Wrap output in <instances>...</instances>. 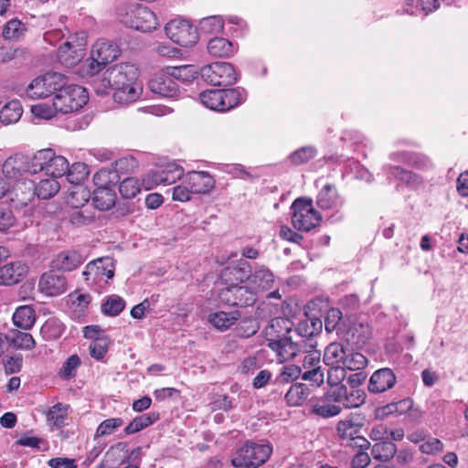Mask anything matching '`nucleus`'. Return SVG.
Returning a JSON list of instances; mask_svg holds the SVG:
<instances>
[{
  "mask_svg": "<svg viewBox=\"0 0 468 468\" xmlns=\"http://www.w3.org/2000/svg\"><path fill=\"white\" fill-rule=\"evenodd\" d=\"M24 31L22 23L17 19H11L3 29V37L7 40L18 39Z\"/></svg>",
  "mask_w": 468,
  "mask_h": 468,
  "instance_id": "0e129e2a",
  "label": "nucleus"
},
{
  "mask_svg": "<svg viewBox=\"0 0 468 468\" xmlns=\"http://www.w3.org/2000/svg\"><path fill=\"white\" fill-rule=\"evenodd\" d=\"M364 424L353 416L339 420L335 431L341 444L353 450H367L370 442L360 432Z\"/></svg>",
  "mask_w": 468,
  "mask_h": 468,
  "instance_id": "39448f33",
  "label": "nucleus"
},
{
  "mask_svg": "<svg viewBox=\"0 0 468 468\" xmlns=\"http://www.w3.org/2000/svg\"><path fill=\"white\" fill-rule=\"evenodd\" d=\"M260 329L258 321L249 317L241 320L235 328V333L239 337L249 338L254 335Z\"/></svg>",
  "mask_w": 468,
  "mask_h": 468,
  "instance_id": "5fc2aeb1",
  "label": "nucleus"
},
{
  "mask_svg": "<svg viewBox=\"0 0 468 468\" xmlns=\"http://www.w3.org/2000/svg\"><path fill=\"white\" fill-rule=\"evenodd\" d=\"M117 16L123 26L142 32H149L158 26L154 13L138 4L120 5L117 9Z\"/></svg>",
  "mask_w": 468,
  "mask_h": 468,
  "instance_id": "f03ea898",
  "label": "nucleus"
},
{
  "mask_svg": "<svg viewBox=\"0 0 468 468\" xmlns=\"http://www.w3.org/2000/svg\"><path fill=\"white\" fill-rule=\"evenodd\" d=\"M387 169L391 176L408 186L417 187L423 184V180L420 176L399 166L388 165Z\"/></svg>",
  "mask_w": 468,
  "mask_h": 468,
  "instance_id": "a19ab883",
  "label": "nucleus"
},
{
  "mask_svg": "<svg viewBox=\"0 0 468 468\" xmlns=\"http://www.w3.org/2000/svg\"><path fill=\"white\" fill-rule=\"evenodd\" d=\"M200 74L206 82L214 86H229L237 80L235 69L227 62L206 65L201 69Z\"/></svg>",
  "mask_w": 468,
  "mask_h": 468,
  "instance_id": "9d476101",
  "label": "nucleus"
},
{
  "mask_svg": "<svg viewBox=\"0 0 468 468\" xmlns=\"http://www.w3.org/2000/svg\"><path fill=\"white\" fill-rule=\"evenodd\" d=\"M316 154V150L312 146L302 147L290 155V159L294 165H302L313 159Z\"/></svg>",
  "mask_w": 468,
  "mask_h": 468,
  "instance_id": "774afa93",
  "label": "nucleus"
},
{
  "mask_svg": "<svg viewBox=\"0 0 468 468\" xmlns=\"http://www.w3.org/2000/svg\"><path fill=\"white\" fill-rule=\"evenodd\" d=\"M59 188V183L54 178L42 179L37 186H34L36 196L42 199L51 198L58 192Z\"/></svg>",
  "mask_w": 468,
  "mask_h": 468,
  "instance_id": "a18cd8bd",
  "label": "nucleus"
},
{
  "mask_svg": "<svg viewBox=\"0 0 468 468\" xmlns=\"http://www.w3.org/2000/svg\"><path fill=\"white\" fill-rule=\"evenodd\" d=\"M207 51L213 57H229L232 54V44L223 37L212 38L207 44Z\"/></svg>",
  "mask_w": 468,
  "mask_h": 468,
  "instance_id": "c03bdc74",
  "label": "nucleus"
},
{
  "mask_svg": "<svg viewBox=\"0 0 468 468\" xmlns=\"http://www.w3.org/2000/svg\"><path fill=\"white\" fill-rule=\"evenodd\" d=\"M338 195L336 188L332 184L325 185L318 194L317 205L323 209H330L336 206Z\"/></svg>",
  "mask_w": 468,
  "mask_h": 468,
  "instance_id": "37998d69",
  "label": "nucleus"
},
{
  "mask_svg": "<svg viewBox=\"0 0 468 468\" xmlns=\"http://www.w3.org/2000/svg\"><path fill=\"white\" fill-rule=\"evenodd\" d=\"M82 274L89 280L90 276L100 279L106 276L112 279L114 276V263L113 260L110 257L99 258L89 262Z\"/></svg>",
  "mask_w": 468,
  "mask_h": 468,
  "instance_id": "412c9836",
  "label": "nucleus"
},
{
  "mask_svg": "<svg viewBox=\"0 0 468 468\" xmlns=\"http://www.w3.org/2000/svg\"><path fill=\"white\" fill-rule=\"evenodd\" d=\"M165 29L167 37L179 46L191 47L197 42V31L187 20L173 19L166 24Z\"/></svg>",
  "mask_w": 468,
  "mask_h": 468,
  "instance_id": "9b49d317",
  "label": "nucleus"
},
{
  "mask_svg": "<svg viewBox=\"0 0 468 468\" xmlns=\"http://www.w3.org/2000/svg\"><path fill=\"white\" fill-rule=\"evenodd\" d=\"M250 266L245 260H239L237 262H231L225 267L220 274V278L226 286L241 284L249 282Z\"/></svg>",
  "mask_w": 468,
  "mask_h": 468,
  "instance_id": "dca6fc26",
  "label": "nucleus"
},
{
  "mask_svg": "<svg viewBox=\"0 0 468 468\" xmlns=\"http://www.w3.org/2000/svg\"><path fill=\"white\" fill-rule=\"evenodd\" d=\"M268 346L276 353L279 362L293 359L298 355V347L292 336L268 343Z\"/></svg>",
  "mask_w": 468,
  "mask_h": 468,
  "instance_id": "bb28decb",
  "label": "nucleus"
},
{
  "mask_svg": "<svg viewBox=\"0 0 468 468\" xmlns=\"http://www.w3.org/2000/svg\"><path fill=\"white\" fill-rule=\"evenodd\" d=\"M9 342L16 348L30 350L35 347L36 341L33 336L27 332H13L8 336Z\"/></svg>",
  "mask_w": 468,
  "mask_h": 468,
  "instance_id": "8fccbe9b",
  "label": "nucleus"
},
{
  "mask_svg": "<svg viewBox=\"0 0 468 468\" xmlns=\"http://www.w3.org/2000/svg\"><path fill=\"white\" fill-rule=\"evenodd\" d=\"M309 395L308 388L302 383L292 385L285 394V400L291 407L301 406L307 399Z\"/></svg>",
  "mask_w": 468,
  "mask_h": 468,
  "instance_id": "58836bf2",
  "label": "nucleus"
},
{
  "mask_svg": "<svg viewBox=\"0 0 468 468\" xmlns=\"http://www.w3.org/2000/svg\"><path fill=\"white\" fill-rule=\"evenodd\" d=\"M80 365V359L77 355L70 356L59 370L60 378L64 379L72 378L76 375V369Z\"/></svg>",
  "mask_w": 468,
  "mask_h": 468,
  "instance_id": "338daca9",
  "label": "nucleus"
},
{
  "mask_svg": "<svg viewBox=\"0 0 468 468\" xmlns=\"http://www.w3.org/2000/svg\"><path fill=\"white\" fill-rule=\"evenodd\" d=\"M396 384V376L388 367L375 371L368 382V391L374 394L382 393L392 388Z\"/></svg>",
  "mask_w": 468,
  "mask_h": 468,
  "instance_id": "6ab92c4d",
  "label": "nucleus"
},
{
  "mask_svg": "<svg viewBox=\"0 0 468 468\" xmlns=\"http://www.w3.org/2000/svg\"><path fill=\"white\" fill-rule=\"evenodd\" d=\"M90 53L92 59L106 66L118 58L120 49L111 40L99 39L92 46Z\"/></svg>",
  "mask_w": 468,
  "mask_h": 468,
  "instance_id": "f3484780",
  "label": "nucleus"
},
{
  "mask_svg": "<svg viewBox=\"0 0 468 468\" xmlns=\"http://www.w3.org/2000/svg\"><path fill=\"white\" fill-rule=\"evenodd\" d=\"M51 149L37 151L32 157L26 156L27 173L37 174L46 170L47 161L50 160Z\"/></svg>",
  "mask_w": 468,
  "mask_h": 468,
  "instance_id": "c9c22d12",
  "label": "nucleus"
},
{
  "mask_svg": "<svg viewBox=\"0 0 468 468\" xmlns=\"http://www.w3.org/2000/svg\"><path fill=\"white\" fill-rule=\"evenodd\" d=\"M13 321L17 327L24 330L31 328L36 322L33 308L27 305L18 307L13 314Z\"/></svg>",
  "mask_w": 468,
  "mask_h": 468,
  "instance_id": "4c0bfd02",
  "label": "nucleus"
},
{
  "mask_svg": "<svg viewBox=\"0 0 468 468\" xmlns=\"http://www.w3.org/2000/svg\"><path fill=\"white\" fill-rule=\"evenodd\" d=\"M67 180L71 185L81 184L89 176L88 166L84 163H74L66 172Z\"/></svg>",
  "mask_w": 468,
  "mask_h": 468,
  "instance_id": "3c124183",
  "label": "nucleus"
},
{
  "mask_svg": "<svg viewBox=\"0 0 468 468\" xmlns=\"http://www.w3.org/2000/svg\"><path fill=\"white\" fill-rule=\"evenodd\" d=\"M159 419L156 412H148L135 417L124 429L126 434H133L150 426Z\"/></svg>",
  "mask_w": 468,
  "mask_h": 468,
  "instance_id": "ea45409f",
  "label": "nucleus"
},
{
  "mask_svg": "<svg viewBox=\"0 0 468 468\" xmlns=\"http://www.w3.org/2000/svg\"><path fill=\"white\" fill-rule=\"evenodd\" d=\"M38 290L47 296L59 295L67 290L66 278L53 272H45L38 281Z\"/></svg>",
  "mask_w": 468,
  "mask_h": 468,
  "instance_id": "a211bd4d",
  "label": "nucleus"
},
{
  "mask_svg": "<svg viewBox=\"0 0 468 468\" xmlns=\"http://www.w3.org/2000/svg\"><path fill=\"white\" fill-rule=\"evenodd\" d=\"M292 327V323L291 320L283 317H276L269 322L263 332L266 340L268 343H271L281 340L283 337H287Z\"/></svg>",
  "mask_w": 468,
  "mask_h": 468,
  "instance_id": "5701e85b",
  "label": "nucleus"
},
{
  "mask_svg": "<svg viewBox=\"0 0 468 468\" xmlns=\"http://www.w3.org/2000/svg\"><path fill=\"white\" fill-rule=\"evenodd\" d=\"M67 414L68 406L61 403H58L49 409L47 414V418L51 425L59 428L64 424V420L67 417Z\"/></svg>",
  "mask_w": 468,
  "mask_h": 468,
  "instance_id": "4d7b16f0",
  "label": "nucleus"
},
{
  "mask_svg": "<svg viewBox=\"0 0 468 468\" xmlns=\"http://www.w3.org/2000/svg\"><path fill=\"white\" fill-rule=\"evenodd\" d=\"M312 411L323 418H332L340 414L342 408L335 404L327 403L324 399H319L312 406Z\"/></svg>",
  "mask_w": 468,
  "mask_h": 468,
  "instance_id": "09e8293b",
  "label": "nucleus"
},
{
  "mask_svg": "<svg viewBox=\"0 0 468 468\" xmlns=\"http://www.w3.org/2000/svg\"><path fill=\"white\" fill-rule=\"evenodd\" d=\"M413 403L411 399H405L399 402L389 403L386 406L378 408L375 410V418L378 420H384L389 415H401L407 412Z\"/></svg>",
  "mask_w": 468,
  "mask_h": 468,
  "instance_id": "7c9ffc66",
  "label": "nucleus"
},
{
  "mask_svg": "<svg viewBox=\"0 0 468 468\" xmlns=\"http://www.w3.org/2000/svg\"><path fill=\"white\" fill-rule=\"evenodd\" d=\"M218 298L229 305L249 306L255 303L256 292L248 285H230L220 290Z\"/></svg>",
  "mask_w": 468,
  "mask_h": 468,
  "instance_id": "f8f14e48",
  "label": "nucleus"
},
{
  "mask_svg": "<svg viewBox=\"0 0 468 468\" xmlns=\"http://www.w3.org/2000/svg\"><path fill=\"white\" fill-rule=\"evenodd\" d=\"M397 452V446L389 441L377 442L371 449V455L375 460L387 462Z\"/></svg>",
  "mask_w": 468,
  "mask_h": 468,
  "instance_id": "79ce46f5",
  "label": "nucleus"
},
{
  "mask_svg": "<svg viewBox=\"0 0 468 468\" xmlns=\"http://www.w3.org/2000/svg\"><path fill=\"white\" fill-rule=\"evenodd\" d=\"M183 176V169L176 164H168L163 168L151 171L143 178V186L150 190L158 185H171Z\"/></svg>",
  "mask_w": 468,
  "mask_h": 468,
  "instance_id": "ddd939ff",
  "label": "nucleus"
},
{
  "mask_svg": "<svg viewBox=\"0 0 468 468\" xmlns=\"http://www.w3.org/2000/svg\"><path fill=\"white\" fill-rule=\"evenodd\" d=\"M199 97L207 108L227 112L241 104L246 100V93L238 89L208 90L201 92Z\"/></svg>",
  "mask_w": 468,
  "mask_h": 468,
  "instance_id": "20e7f679",
  "label": "nucleus"
},
{
  "mask_svg": "<svg viewBox=\"0 0 468 468\" xmlns=\"http://www.w3.org/2000/svg\"><path fill=\"white\" fill-rule=\"evenodd\" d=\"M22 112L21 103L17 100L10 101L0 110V122L5 125L16 123L21 118Z\"/></svg>",
  "mask_w": 468,
  "mask_h": 468,
  "instance_id": "72a5a7b5",
  "label": "nucleus"
},
{
  "mask_svg": "<svg viewBox=\"0 0 468 468\" xmlns=\"http://www.w3.org/2000/svg\"><path fill=\"white\" fill-rule=\"evenodd\" d=\"M15 192L16 202L21 206H27L36 196L34 183L32 181H28L27 184L25 182L18 183L15 188Z\"/></svg>",
  "mask_w": 468,
  "mask_h": 468,
  "instance_id": "de8ad7c7",
  "label": "nucleus"
},
{
  "mask_svg": "<svg viewBox=\"0 0 468 468\" xmlns=\"http://www.w3.org/2000/svg\"><path fill=\"white\" fill-rule=\"evenodd\" d=\"M141 449L136 448L128 454L127 445L118 442L112 446L105 454L103 462L97 468H115L119 464L128 463L131 459L140 454Z\"/></svg>",
  "mask_w": 468,
  "mask_h": 468,
  "instance_id": "2eb2a0df",
  "label": "nucleus"
},
{
  "mask_svg": "<svg viewBox=\"0 0 468 468\" xmlns=\"http://www.w3.org/2000/svg\"><path fill=\"white\" fill-rule=\"evenodd\" d=\"M28 267L20 261L6 263L0 267V284L18 283L27 273Z\"/></svg>",
  "mask_w": 468,
  "mask_h": 468,
  "instance_id": "aec40b11",
  "label": "nucleus"
},
{
  "mask_svg": "<svg viewBox=\"0 0 468 468\" xmlns=\"http://www.w3.org/2000/svg\"><path fill=\"white\" fill-rule=\"evenodd\" d=\"M248 282L255 292L257 290H269L274 283V275L269 269L261 266L250 274Z\"/></svg>",
  "mask_w": 468,
  "mask_h": 468,
  "instance_id": "c85d7f7f",
  "label": "nucleus"
},
{
  "mask_svg": "<svg viewBox=\"0 0 468 468\" xmlns=\"http://www.w3.org/2000/svg\"><path fill=\"white\" fill-rule=\"evenodd\" d=\"M346 335L341 339L356 346L365 345L371 336V331L367 321L356 314L349 315V322L346 326Z\"/></svg>",
  "mask_w": 468,
  "mask_h": 468,
  "instance_id": "4468645a",
  "label": "nucleus"
},
{
  "mask_svg": "<svg viewBox=\"0 0 468 468\" xmlns=\"http://www.w3.org/2000/svg\"><path fill=\"white\" fill-rule=\"evenodd\" d=\"M137 69L128 63L117 64L106 70L101 80L103 88H112L115 91L113 99L119 103H129L136 101L143 88L136 81Z\"/></svg>",
  "mask_w": 468,
  "mask_h": 468,
  "instance_id": "f257e3e1",
  "label": "nucleus"
},
{
  "mask_svg": "<svg viewBox=\"0 0 468 468\" xmlns=\"http://www.w3.org/2000/svg\"><path fill=\"white\" fill-rule=\"evenodd\" d=\"M292 211V223L301 231H309L321 221V216L314 208L312 200L296 199L291 206Z\"/></svg>",
  "mask_w": 468,
  "mask_h": 468,
  "instance_id": "1a4fd4ad",
  "label": "nucleus"
},
{
  "mask_svg": "<svg viewBox=\"0 0 468 468\" xmlns=\"http://www.w3.org/2000/svg\"><path fill=\"white\" fill-rule=\"evenodd\" d=\"M110 340L108 337H97L89 346L90 356L96 360L101 359L107 352Z\"/></svg>",
  "mask_w": 468,
  "mask_h": 468,
  "instance_id": "e2e57ef3",
  "label": "nucleus"
},
{
  "mask_svg": "<svg viewBox=\"0 0 468 468\" xmlns=\"http://www.w3.org/2000/svg\"><path fill=\"white\" fill-rule=\"evenodd\" d=\"M271 453L267 443L247 442L238 449L231 460L235 467L257 468L264 463Z\"/></svg>",
  "mask_w": 468,
  "mask_h": 468,
  "instance_id": "423d86ee",
  "label": "nucleus"
},
{
  "mask_svg": "<svg viewBox=\"0 0 468 468\" xmlns=\"http://www.w3.org/2000/svg\"><path fill=\"white\" fill-rule=\"evenodd\" d=\"M367 364V358L361 353L352 352L346 355L343 366L352 371H359Z\"/></svg>",
  "mask_w": 468,
  "mask_h": 468,
  "instance_id": "bf43d9fd",
  "label": "nucleus"
},
{
  "mask_svg": "<svg viewBox=\"0 0 468 468\" xmlns=\"http://www.w3.org/2000/svg\"><path fill=\"white\" fill-rule=\"evenodd\" d=\"M53 100L55 108L66 114L82 108L88 101V93L81 86L65 84L58 90Z\"/></svg>",
  "mask_w": 468,
  "mask_h": 468,
  "instance_id": "0eeeda50",
  "label": "nucleus"
},
{
  "mask_svg": "<svg viewBox=\"0 0 468 468\" xmlns=\"http://www.w3.org/2000/svg\"><path fill=\"white\" fill-rule=\"evenodd\" d=\"M90 197V190L82 184L71 185L68 189L67 203L74 208H79L83 207Z\"/></svg>",
  "mask_w": 468,
  "mask_h": 468,
  "instance_id": "2f4dec72",
  "label": "nucleus"
},
{
  "mask_svg": "<svg viewBox=\"0 0 468 468\" xmlns=\"http://www.w3.org/2000/svg\"><path fill=\"white\" fill-rule=\"evenodd\" d=\"M68 170V160L61 155H56L51 149L50 160L47 161L46 165V174L51 176V178L56 179L57 177L63 176Z\"/></svg>",
  "mask_w": 468,
  "mask_h": 468,
  "instance_id": "f704fd0d",
  "label": "nucleus"
},
{
  "mask_svg": "<svg viewBox=\"0 0 468 468\" xmlns=\"http://www.w3.org/2000/svg\"><path fill=\"white\" fill-rule=\"evenodd\" d=\"M122 425V420L120 418L107 419L98 426L95 432V437H104L110 435Z\"/></svg>",
  "mask_w": 468,
  "mask_h": 468,
  "instance_id": "69168bd1",
  "label": "nucleus"
},
{
  "mask_svg": "<svg viewBox=\"0 0 468 468\" xmlns=\"http://www.w3.org/2000/svg\"><path fill=\"white\" fill-rule=\"evenodd\" d=\"M142 186L143 182L140 183L134 177H127L120 183L119 191L124 198L131 199L140 193Z\"/></svg>",
  "mask_w": 468,
  "mask_h": 468,
  "instance_id": "864d4df0",
  "label": "nucleus"
},
{
  "mask_svg": "<svg viewBox=\"0 0 468 468\" xmlns=\"http://www.w3.org/2000/svg\"><path fill=\"white\" fill-rule=\"evenodd\" d=\"M119 176L110 169H101L93 176V182L97 187H110L118 182Z\"/></svg>",
  "mask_w": 468,
  "mask_h": 468,
  "instance_id": "13d9d810",
  "label": "nucleus"
},
{
  "mask_svg": "<svg viewBox=\"0 0 468 468\" xmlns=\"http://www.w3.org/2000/svg\"><path fill=\"white\" fill-rule=\"evenodd\" d=\"M185 180L186 181L192 193L207 194L215 186V181L207 172L191 171L187 173Z\"/></svg>",
  "mask_w": 468,
  "mask_h": 468,
  "instance_id": "4be33fe9",
  "label": "nucleus"
},
{
  "mask_svg": "<svg viewBox=\"0 0 468 468\" xmlns=\"http://www.w3.org/2000/svg\"><path fill=\"white\" fill-rule=\"evenodd\" d=\"M240 318V313L237 310L232 312H216L208 316L209 323L220 331H225L233 325Z\"/></svg>",
  "mask_w": 468,
  "mask_h": 468,
  "instance_id": "c756f323",
  "label": "nucleus"
},
{
  "mask_svg": "<svg viewBox=\"0 0 468 468\" xmlns=\"http://www.w3.org/2000/svg\"><path fill=\"white\" fill-rule=\"evenodd\" d=\"M223 19L218 16L204 17L199 21V30L205 34H217L223 29Z\"/></svg>",
  "mask_w": 468,
  "mask_h": 468,
  "instance_id": "6e6d98bb",
  "label": "nucleus"
},
{
  "mask_svg": "<svg viewBox=\"0 0 468 468\" xmlns=\"http://www.w3.org/2000/svg\"><path fill=\"white\" fill-rule=\"evenodd\" d=\"M191 66L167 68L165 70L155 73L148 82L150 90L162 97H175L178 92V87L174 79L186 80Z\"/></svg>",
  "mask_w": 468,
  "mask_h": 468,
  "instance_id": "7ed1b4c3",
  "label": "nucleus"
},
{
  "mask_svg": "<svg viewBox=\"0 0 468 468\" xmlns=\"http://www.w3.org/2000/svg\"><path fill=\"white\" fill-rule=\"evenodd\" d=\"M346 352L342 344L333 342L329 344L324 352V362L327 366H336L343 364Z\"/></svg>",
  "mask_w": 468,
  "mask_h": 468,
  "instance_id": "e433bc0d",
  "label": "nucleus"
},
{
  "mask_svg": "<svg viewBox=\"0 0 468 468\" xmlns=\"http://www.w3.org/2000/svg\"><path fill=\"white\" fill-rule=\"evenodd\" d=\"M84 57L82 45L73 46L70 42L63 43L58 50V58L61 64L70 68L77 65Z\"/></svg>",
  "mask_w": 468,
  "mask_h": 468,
  "instance_id": "a878e982",
  "label": "nucleus"
},
{
  "mask_svg": "<svg viewBox=\"0 0 468 468\" xmlns=\"http://www.w3.org/2000/svg\"><path fill=\"white\" fill-rule=\"evenodd\" d=\"M26 156L22 154H15L5 159L2 165V172L5 177L18 178L27 173Z\"/></svg>",
  "mask_w": 468,
  "mask_h": 468,
  "instance_id": "cd10ccee",
  "label": "nucleus"
},
{
  "mask_svg": "<svg viewBox=\"0 0 468 468\" xmlns=\"http://www.w3.org/2000/svg\"><path fill=\"white\" fill-rule=\"evenodd\" d=\"M66 84L64 75L58 72H48L35 78L26 89V95L32 100L44 99Z\"/></svg>",
  "mask_w": 468,
  "mask_h": 468,
  "instance_id": "6e6552de",
  "label": "nucleus"
},
{
  "mask_svg": "<svg viewBox=\"0 0 468 468\" xmlns=\"http://www.w3.org/2000/svg\"><path fill=\"white\" fill-rule=\"evenodd\" d=\"M138 167V162L133 156H126L116 160L113 164V171L119 174L133 173Z\"/></svg>",
  "mask_w": 468,
  "mask_h": 468,
  "instance_id": "052dcab7",
  "label": "nucleus"
},
{
  "mask_svg": "<svg viewBox=\"0 0 468 468\" xmlns=\"http://www.w3.org/2000/svg\"><path fill=\"white\" fill-rule=\"evenodd\" d=\"M84 259L76 250H66L58 253L50 262L51 268L62 271L77 269Z\"/></svg>",
  "mask_w": 468,
  "mask_h": 468,
  "instance_id": "b1692460",
  "label": "nucleus"
},
{
  "mask_svg": "<svg viewBox=\"0 0 468 468\" xmlns=\"http://www.w3.org/2000/svg\"><path fill=\"white\" fill-rule=\"evenodd\" d=\"M349 322V315L344 317L342 312L337 308H331L324 318V328L327 333L335 332L341 338L346 335V326Z\"/></svg>",
  "mask_w": 468,
  "mask_h": 468,
  "instance_id": "393cba45",
  "label": "nucleus"
},
{
  "mask_svg": "<svg viewBox=\"0 0 468 468\" xmlns=\"http://www.w3.org/2000/svg\"><path fill=\"white\" fill-rule=\"evenodd\" d=\"M116 194L111 187H97L93 192V204L100 210H109L115 204Z\"/></svg>",
  "mask_w": 468,
  "mask_h": 468,
  "instance_id": "473e14b6",
  "label": "nucleus"
},
{
  "mask_svg": "<svg viewBox=\"0 0 468 468\" xmlns=\"http://www.w3.org/2000/svg\"><path fill=\"white\" fill-rule=\"evenodd\" d=\"M125 307L124 300L115 294L109 296L104 303L101 304V312L109 316L118 315Z\"/></svg>",
  "mask_w": 468,
  "mask_h": 468,
  "instance_id": "603ef678",
  "label": "nucleus"
},
{
  "mask_svg": "<svg viewBox=\"0 0 468 468\" xmlns=\"http://www.w3.org/2000/svg\"><path fill=\"white\" fill-rule=\"evenodd\" d=\"M327 370V384L334 388L343 385L342 382L346 378V367L344 366H329Z\"/></svg>",
  "mask_w": 468,
  "mask_h": 468,
  "instance_id": "680f3d73",
  "label": "nucleus"
},
{
  "mask_svg": "<svg viewBox=\"0 0 468 468\" xmlns=\"http://www.w3.org/2000/svg\"><path fill=\"white\" fill-rule=\"evenodd\" d=\"M64 331L63 324L57 318H49L42 325L40 334L45 340H54L60 337Z\"/></svg>",
  "mask_w": 468,
  "mask_h": 468,
  "instance_id": "49530a36",
  "label": "nucleus"
}]
</instances>
